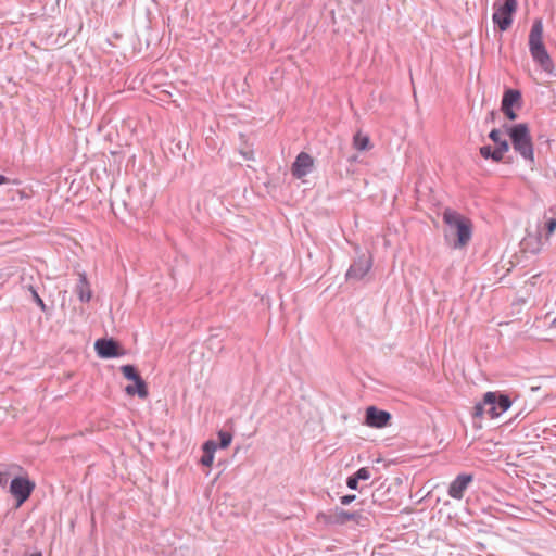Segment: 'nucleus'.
<instances>
[{
  "instance_id": "f257e3e1",
  "label": "nucleus",
  "mask_w": 556,
  "mask_h": 556,
  "mask_svg": "<svg viewBox=\"0 0 556 556\" xmlns=\"http://www.w3.org/2000/svg\"><path fill=\"white\" fill-rule=\"evenodd\" d=\"M511 406L510 399L498 392H486L482 402L476 404L473 416L476 418L489 417L491 419L498 418L503 413Z\"/></svg>"
},
{
  "instance_id": "f03ea898",
  "label": "nucleus",
  "mask_w": 556,
  "mask_h": 556,
  "mask_svg": "<svg viewBox=\"0 0 556 556\" xmlns=\"http://www.w3.org/2000/svg\"><path fill=\"white\" fill-rule=\"evenodd\" d=\"M530 52L534 61L547 73L553 72V62L543 43V24L541 20L534 21L529 35Z\"/></svg>"
},
{
  "instance_id": "7ed1b4c3",
  "label": "nucleus",
  "mask_w": 556,
  "mask_h": 556,
  "mask_svg": "<svg viewBox=\"0 0 556 556\" xmlns=\"http://www.w3.org/2000/svg\"><path fill=\"white\" fill-rule=\"evenodd\" d=\"M514 150L526 161L534 162L533 142L527 124H517L507 129Z\"/></svg>"
},
{
  "instance_id": "20e7f679",
  "label": "nucleus",
  "mask_w": 556,
  "mask_h": 556,
  "mask_svg": "<svg viewBox=\"0 0 556 556\" xmlns=\"http://www.w3.org/2000/svg\"><path fill=\"white\" fill-rule=\"evenodd\" d=\"M443 220L457 235L455 248L465 247L471 239L472 224L470 219L454 210L446 208L443 212Z\"/></svg>"
},
{
  "instance_id": "39448f33",
  "label": "nucleus",
  "mask_w": 556,
  "mask_h": 556,
  "mask_svg": "<svg viewBox=\"0 0 556 556\" xmlns=\"http://www.w3.org/2000/svg\"><path fill=\"white\" fill-rule=\"evenodd\" d=\"M518 7L517 0H504L494 3L492 20L501 31L507 30L513 23V14Z\"/></svg>"
},
{
  "instance_id": "423d86ee",
  "label": "nucleus",
  "mask_w": 556,
  "mask_h": 556,
  "mask_svg": "<svg viewBox=\"0 0 556 556\" xmlns=\"http://www.w3.org/2000/svg\"><path fill=\"white\" fill-rule=\"evenodd\" d=\"M35 482L30 481L27 476L15 477L10 483V493L15 500V507H21L31 495L35 490Z\"/></svg>"
},
{
  "instance_id": "0eeeda50",
  "label": "nucleus",
  "mask_w": 556,
  "mask_h": 556,
  "mask_svg": "<svg viewBox=\"0 0 556 556\" xmlns=\"http://www.w3.org/2000/svg\"><path fill=\"white\" fill-rule=\"evenodd\" d=\"M121 370L126 379L134 381V384H128L125 388L127 395H138L140 399H147L149 395L147 383L139 376L136 368L132 365H124Z\"/></svg>"
},
{
  "instance_id": "6e6552de",
  "label": "nucleus",
  "mask_w": 556,
  "mask_h": 556,
  "mask_svg": "<svg viewBox=\"0 0 556 556\" xmlns=\"http://www.w3.org/2000/svg\"><path fill=\"white\" fill-rule=\"evenodd\" d=\"M323 518L328 525H345L350 521L363 525V520H365L361 513H349L340 508L331 510L328 515H323Z\"/></svg>"
},
{
  "instance_id": "1a4fd4ad",
  "label": "nucleus",
  "mask_w": 556,
  "mask_h": 556,
  "mask_svg": "<svg viewBox=\"0 0 556 556\" xmlns=\"http://www.w3.org/2000/svg\"><path fill=\"white\" fill-rule=\"evenodd\" d=\"M314 165V159L308 153L301 152L291 166V173L295 178L302 179L312 173Z\"/></svg>"
},
{
  "instance_id": "9d476101",
  "label": "nucleus",
  "mask_w": 556,
  "mask_h": 556,
  "mask_svg": "<svg viewBox=\"0 0 556 556\" xmlns=\"http://www.w3.org/2000/svg\"><path fill=\"white\" fill-rule=\"evenodd\" d=\"M97 354L102 358H111L123 355L119 345L113 339H98L94 343Z\"/></svg>"
},
{
  "instance_id": "9b49d317",
  "label": "nucleus",
  "mask_w": 556,
  "mask_h": 556,
  "mask_svg": "<svg viewBox=\"0 0 556 556\" xmlns=\"http://www.w3.org/2000/svg\"><path fill=\"white\" fill-rule=\"evenodd\" d=\"M391 419V415L386 412L378 409L375 406H369L366 409V425L371 428H383Z\"/></svg>"
},
{
  "instance_id": "f8f14e48",
  "label": "nucleus",
  "mask_w": 556,
  "mask_h": 556,
  "mask_svg": "<svg viewBox=\"0 0 556 556\" xmlns=\"http://www.w3.org/2000/svg\"><path fill=\"white\" fill-rule=\"evenodd\" d=\"M521 94L518 90L508 89L505 91L502 100V111L510 119L517 118V114L513 111L514 105H519Z\"/></svg>"
},
{
  "instance_id": "ddd939ff",
  "label": "nucleus",
  "mask_w": 556,
  "mask_h": 556,
  "mask_svg": "<svg viewBox=\"0 0 556 556\" xmlns=\"http://www.w3.org/2000/svg\"><path fill=\"white\" fill-rule=\"evenodd\" d=\"M473 477L471 475H459L450 484L448 495L453 498L460 500Z\"/></svg>"
},
{
  "instance_id": "4468645a",
  "label": "nucleus",
  "mask_w": 556,
  "mask_h": 556,
  "mask_svg": "<svg viewBox=\"0 0 556 556\" xmlns=\"http://www.w3.org/2000/svg\"><path fill=\"white\" fill-rule=\"evenodd\" d=\"M509 150V144L507 141H501L500 146L492 150L491 147L484 146L480 148V154L484 159H492L495 162H500L503 160L505 153Z\"/></svg>"
},
{
  "instance_id": "2eb2a0df",
  "label": "nucleus",
  "mask_w": 556,
  "mask_h": 556,
  "mask_svg": "<svg viewBox=\"0 0 556 556\" xmlns=\"http://www.w3.org/2000/svg\"><path fill=\"white\" fill-rule=\"evenodd\" d=\"M370 266H371L370 260H368V258L359 260V261L355 262L350 267V269L348 271V277L354 278V279H361L369 271Z\"/></svg>"
},
{
  "instance_id": "dca6fc26",
  "label": "nucleus",
  "mask_w": 556,
  "mask_h": 556,
  "mask_svg": "<svg viewBox=\"0 0 556 556\" xmlns=\"http://www.w3.org/2000/svg\"><path fill=\"white\" fill-rule=\"evenodd\" d=\"M76 293L83 302H89L91 300L92 291L85 274H79V282L76 286Z\"/></svg>"
},
{
  "instance_id": "f3484780",
  "label": "nucleus",
  "mask_w": 556,
  "mask_h": 556,
  "mask_svg": "<svg viewBox=\"0 0 556 556\" xmlns=\"http://www.w3.org/2000/svg\"><path fill=\"white\" fill-rule=\"evenodd\" d=\"M203 456L201 457V464L206 467H211L214 462V454L217 448V444L210 440L203 444Z\"/></svg>"
},
{
  "instance_id": "a211bd4d",
  "label": "nucleus",
  "mask_w": 556,
  "mask_h": 556,
  "mask_svg": "<svg viewBox=\"0 0 556 556\" xmlns=\"http://www.w3.org/2000/svg\"><path fill=\"white\" fill-rule=\"evenodd\" d=\"M353 146L358 151H366L371 149L370 139L367 135L357 131L353 138Z\"/></svg>"
},
{
  "instance_id": "6ab92c4d",
  "label": "nucleus",
  "mask_w": 556,
  "mask_h": 556,
  "mask_svg": "<svg viewBox=\"0 0 556 556\" xmlns=\"http://www.w3.org/2000/svg\"><path fill=\"white\" fill-rule=\"evenodd\" d=\"M218 437L220 439V447L226 448L231 443L232 437L228 432L219 431Z\"/></svg>"
},
{
  "instance_id": "aec40b11",
  "label": "nucleus",
  "mask_w": 556,
  "mask_h": 556,
  "mask_svg": "<svg viewBox=\"0 0 556 556\" xmlns=\"http://www.w3.org/2000/svg\"><path fill=\"white\" fill-rule=\"evenodd\" d=\"M356 479L358 480H368L370 478V471L368 468H361L355 473Z\"/></svg>"
},
{
  "instance_id": "412c9836",
  "label": "nucleus",
  "mask_w": 556,
  "mask_h": 556,
  "mask_svg": "<svg viewBox=\"0 0 556 556\" xmlns=\"http://www.w3.org/2000/svg\"><path fill=\"white\" fill-rule=\"evenodd\" d=\"M489 138L495 142L497 144V147L500 146L501 141H503L501 139V131L498 129H493L490 134H489Z\"/></svg>"
},
{
  "instance_id": "4be33fe9",
  "label": "nucleus",
  "mask_w": 556,
  "mask_h": 556,
  "mask_svg": "<svg viewBox=\"0 0 556 556\" xmlns=\"http://www.w3.org/2000/svg\"><path fill=\"white\" fill-rule=\"evenodd\" d=\"M346 484L350 489L356 490L358 485V479H356L355 475L348 478Z\"/></svg>"
},
{
  "instance_id": "5701e85b",
  "label": "nucleus",
  "mask_w": 556,
  "mask_h": 556,
  "mask_svg": "<svg viewBox=\"0 0 556 556\" xmlns=\"http://www.w3.org/2000/svg\"><path fill=\"white\" fill-rule=\"evenodd\" d=\"M33 296H34L35 302L39 305V307L42 311H45L46 304L43 303L42 299L39 296V294L35 290H33Z\"/></svg>"
},
{
  "instance_id": "b1692460",
  "label": "nucleus",
  "mask_w": 556,
  "mask_h": 556,
  "mask_svg": "<svg viewBox=\"0 0 556 556\" xmlns=\"http://www.w3.org/2000/svg\"><path fill=\"white\" fill-rule=\"evenodd\" d=\"M556 230V218H552L547 223L548 235H552Z\"/></svg>"
},
{
  "instance_id": "393cba45",
  "label": "nucleus",
  "mask_w": 556,
  "mask_h": 556,
  "mask_svg": "<svg viewBox=\"0 0 556 556\" xmlns=\"http://www.w3.org/2000/svg\"><path fill=\"white\" fill-rule=\"evenodd\" d=\"M354 500H355V495H345V496L341 497V503L343 505H348V504H350Z\"/></svg>"
},
{
  "instance_id": "a878e982",
  "label": "nucleus",
  "mask_w": 556,
  "mask_h": 556,
  "mask_svg": "<svg viewBox=\"0 0 556 556\" xmlns=\"http://www.w3.org/2000/svg\"><path fill=\"white\" fill-rule=\"evenodd\" d=\"M8 182H9V179L5 176L0 175V186L3 184H8Z\"/></svg>"
},
{
  "instance_id": "bb28decb",
  "label": "nucleus",
  "mask_w": 556,
  "mask_h": 556,
  "mask_svg": "<svg viewBox=\"0 0 556 556\" xmlns=\"http://www.w3.org/2000/svg\"><path fill=\"white\" fill-rule=\"evenodd\" d=\"M4 484H5L4 475L0 472V485H4Z\"/></svg>"
},
{
  "instance_id": "cd10ccee",
  "label": "nucleus",
  "mask_w": 556,
  "mask_h": 556,
  "mask_svg": "<svg viewBox=\"0 0 556 556\" xmlns=\"http://www.w3.org/2000/svg\"><path fill=\"white\" fill-rule=\"evenodd\" d=\"M551 327L556 328V318L552 321Z\"/></svg>"
},
{
  "instance_id": "c85d7f7f",
  "label": "nucleus",
  "mask_w": 556,
  "mask_h": 556,
  "mask_svg": "<svg viewBox=\"0 0 556 556\" xmlns=\"http://www.w3.org/2000/svg\"><path fill=\"white\" fill-rule=\"evenodd\" d=\"M30 556H42V554L40 552H38V553L31 554Z\"/></svg>"
}]
</instances>
